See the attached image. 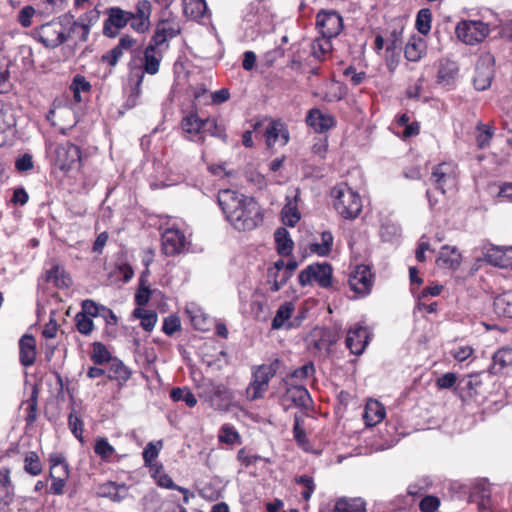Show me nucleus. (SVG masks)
<instances>
[{
  "label": "nucleus",
  "instance_id": "obj_42",
  "mask_svg": "<svg viewBox=\"0 0 512 512\" xmlns=\"http://www.w3.org/2000/svg\"><path fill=\"white\" fill-rule=\"evenodd\" d=\"M131 376V371L120 360L115 359L111 362L109 368V378L118 381H127Z\"/></svg>",
  "mask_w": 512,
  "mask_h": 512
},
{
  "label": "nucleus",
  "instance_id": "obj_15",
  "mask_svg": "<svg viewBox=\"0 0 512 512\" xmlns=\"http://www.w3.org/2000/svg\"><path fill=\"white\" fill-rule=\"evenodd\" d=\"M131 28L138 33H145L150 28L152 5L148 0H139L134 11H129Z\"/></svg>",
  "mask_w": 512,
  "mask_h": 512
},
{
  "label": "nucleus",
  "instance_id": "obj_62",
  "mask_svg": "<svg viewBox=\"0 0 512 512\" xmlns=\"http://www.w3.org/2000/svg\"><path fill=\"white\" fill-rule=\"evenodd\" d=\"M71 89L74 94H80L81 92H88L91 89V85L85 77L76 75L71 84Z\"/></svg>",
  "mask_w": 512,
  "mask_h": 512
},
{
  "label": "nucleus",
  "instance_id": "obj_59",
  "mask_svg": "<svg viewBox=\"0 0 512 512\" xmlns=\"http://www.w3.org/2000/svg\"><path fill=\"white\" fill-rule=\"evenodd\" d=\"M208 132L212 136H217L222 139H225L226 135L223 131L218 127L215 119H203V130L202 133Z\"/></svg>",
  "mask_w": 512,
  "mask_h": 512
},
{
  "label": "nucleus",
  "instance_id": "obj_60",
  "mask_svg": "<svg viewBox=\"0 0 512 512\" xmlns=\"http://www.w3.org/2000/svg\"><path fill=\"white\" fill-rule=\"evenodd\" d=\"M440 505V500L436 496L427 495L419 504V508L422 512H435Z\"/></svg>",
  "mask_w": 512,
  "mask_h": 512
},
{
  "label": "nucleus",
  "instance_id": "obj_54",
  "mask_svg": "<svg viewBox=\"0 0 512 512\" xmlns=\"http://www.w3.org/2000/svg\"><path fill=\"white\" fill-rule=\"evenodd\" d=\"M38 392L36 389L32 391V394L27 401L28 407H27V416H26V422L28 425H32L36 418H37V405H38Z\"/></svg>",
  "mask_w": 512,
  "mask_h": 512
},
{
  "label": "nucleus",
  "instance_id": "obj_39",
  "mask_svg": "<svg viewBox=\"0 0 512 512\" xmlns=\"http://www.w3.org/2000/svg\"><path fill=\"white\" fill-rule=\"evenodd\" d=\"M9 474L10 472L8 469L0 470V489L5 491V494L1 496L4 505H10L14 496V488L11 485Z\"/></svg>",
  "mask_w": 512,
  "mask_h": 512
},
{
  "label": "nucleus",
  "instance_id": "obj_18",
  "mask_svg": "<svg viewBox=\"0 0 512 512\" xmlns=\"http://www.w3.org/2000/svg\"><path fill=\"white\" fill-rule=\"evenodd\" d=\"M306 123L317 133H324L335 126V119L332 115L323 113L317 108L309 110L306 116Z\"/></svg>",
  "mask_w": 512,
  "mask_h": 512
},
{
  "label": "nucleus",
  "instance_id": "obj_29",
  "mask_svg": "<svg viewBox=\"0 0 512 512\" xmlns=\"http://www.w3.org/2000/svg\"><path fill=\"white\" fill-rule=\"evenodd\" d=\"M333 512H366V503L362 498H339Z\"/></svg>",
  "mask_w": 512,
  "mask_h": 512
},
{
  "label": "nucleus",
  "instance_id": "obj_35",
  "mask_svg": "<svg viewBox=\"0 0 512 512\" xmlns=\"http://www.w3.org/2000/svg\"><path fill=\"white\" fill-rule=\"evenodd\" d=\"M295 306L292 302H285L279 306L276 314L272 320V328L280 329L286 321L290 319L294 312Z\"/></svg>",
  "mask_w": 512,
  "mask_h": 512
},
{
  "label": "nucleus",
  "instance_id": "obj_24",
  "mask_svg": "<svg viewBox=\"0 0 512 512\" xmlns=\"http://www.w3.org/2000/svg\"><path fill=\"white\" fill-rule=\"evenodd\" d=\"M436 263L441 268L456 270L461 263V255L456 248L443 246L440 250Z\"/></svg>",
  "mask_w": 512,
  "mask_h": 512
},
{
  "label": "nucleus",
  "instance_id": "obj_8",
  "mask_svg": "<svg viewBox=\"0 0 512 512\" xmlns=\"http://www.w3.org/2000/svg\"><path fill=\"white\" fill-rule=\"evenodd\" d=\"M81 160L79 147L70 142L57 145L52 157L54 166L64 172L78 169L81 165Z\"/></svg>",
  "mask_w": 512,
  "mask_h": 512
},
{
  "label": "nucleus",
  "instance_id": "obj_7",
  "mask_svg": "<svg viewBox=\"0 0 512 512\" xmlns=\"http://www.w3.org/2000/svg\"><path fill=\"white\" fill-rule=\"evenodd\" d=\"M489 26L479 20H462L455 27L457 38L466 45L482 42L489 34Z\"/></svg>",
  "mask_w": 512,
  "mask_h": 512
},
{
  "label": "nucleus",
  "instance_id": "obj_55",
  "mask_svg": "<svg viewBox=\"0 0 512 512\" xmlns=\"http://www.w3.org/2000/svg\"><path fill=\"white\" fill-rule=\"evenodd\" d=\"M294 439L303 450L308 451L309 441L305 430L300 426L299 420L296 418L293 426Z\"/></svg>",
  "mask_w": 512,
  "mask_h": 512
},
{
  "label": "nucleus",
  "instance_id": "obj_49",
  "mask_svg": "<svg viewBox=\"0 0 512 512\" xmlns=\"http://www.w3.org/2000/svg\"><path fill=\"white\" fill-rule=\"evenodd\" d=\"M15 125V119L8 105L0 100V132L4 133Z\"/></svg>",
  "mask_w": 512,
  "mask_h": 512
},
{
  "label": "nucleus",
  "instance_id": "obj_31",
  "mask_svg": "<svg viewBox=\"0 0 512 512\" xmlns=\"http://www.w3.org/2000/svg\"><path fill=\"white\" fill-rule=\"evenodd\" d=\"M493 308L498 316L512 318V292H505L495 297Z\"/></svg>",
  "mask_w": 512,
  "mask_h": 512
},
{
  "label": "nucleus",
  "instance_id": "obj_41",
  "mask_svg": "<svg viewBox=\"0 0 512 512\" xmlns=\"http://www.w3.org/2000/svg\"><path fill=\"white\" fill-rule=\"evenodd\" d=\"M330 40L331 38L321 36L320 38H317L312 42L311 49L314 58L318 60L324 59V57L332 49V44Z\"/></svg>",
  "mask_w": 512,
  "mask_h": 512
},
{
  "label": "nucleus",
  "instance_id": "obj_14",
  "mask_svg": "<svg viewBox=\"0 0 512 512\" xmlns=\"http://www.w3.org/2000/svg\"><path fill=\"white\" fill-rule=\"evenodd\" d=\"M352 291L361 296H366L371 292L372 273L368 266L358 265L350 274L348 279Z\"/></svg>",
  "mask_w": 512,
  "mask_h": 512
},
{
  "label": "nucleus",
  "instance_id": "obj_25",
  "mask_svg": "<svg viewBox=\"0 0 512 512\" xmlns=\"http://www.w3.org/2000/svg\"><path fill=\"white\" fill-rule=\"evenodd\" d=\"M487 263L500 268L511 267V260L505 256V246L489 245L484 252Z\"/></svg>",
  "mask_w": 512,
  "mask_h": 512
},
{
  "label": "nucleus",
  "instance_id": "obj_56",
  "mask_svg": "<svg viewBox=\"0 0 512 512\" xmlns=\"http://www.w3.org/2000/svg\"><path fill=\"white\" fill-rule=\"evenodd\" d=\"M458 381L459 380H458L457 375L455 373L447 372V373L441 375L439 378H437L436 386L439 389H450V388H454L455 389Z\"/></svg>",
  "mask_w": 512,
  "mask_h": 512
},
{
  "label": "nucleus",
  "instance_id": "obj_53",
  "mask_svg": "<svg viewBox=\"0 0 512 512\" xmlns=\"http://www.w3.org/2000/svg\"><path fill=\"white\" fill-rule=\"evenodd\" d=\"M162 445V441H158L157 444L149 442L146 445L142 453L145 464H151L158 457Z\"/></svg>",
  "mask_w": 512,
  "mask_h": 512
},
{
  "label": "nucleus",
  "instance_id": "obj_33",
  "mask_svg": "<svg viewBox=\"0 0 512 512\" xmlns=\"http://www.w3.org/2000/svg\"><path fill=\"white\" fill-rule=\"evenodd\" d=\"M181 126L188 134H200L203 130V119L197 113L191 112L182 119Z\"/></svg>",
  "mask_w": 512,
  "mask_h": 512
},
{
  "label": "nucleus",
  "instance_id": "obj_43",
  "mask_svg": "<svg viewBox=\"0 0 512 512\" xmlns=\"http://www.w3.org/2000/svg\"><path fill=\"white\" fill-rule=\"evenodd\" d=\"M432 13L429 9H421L416 16V29L422 35H427L431 30Z\"/></svg>",
  "mask_w": 512,
  "mask_h": 512
},
{
  "label": "nucleus",
  "instance_id": "obj_34",
  "mask_svg": "<svg viewBox=\"0 0 512 512\" xmlns=\"http://www.w3.org/2000/svg\"><path fill=\"white\" fill-rule=\"evenodd\" d=\"M45 280L53 283L57 287H67L70 282V279L65 275L64 270L58 264H53L52 267L46 271Z\"/></svg>",
  "mask_w": 512,
  "mask_h": 512
},
{
  "label": "nucleus",
  "instance_id": "obj_6",
  "mask_svg": "<svg viewBox=\"0 0 512 512\" xmlns=\"http://www.w3.org/2000/svg\"><path fill=\"white\" fill-rule=\"evenodd\" d=\"M66 30L64 17L54 19L37 29V39L45 47L54 49L66 42Z\"/></svg>",
  "mask_w": 512,
  "mask_h": 512
},
{
  "label": "nucleus",
  "instance_id": "obj_19",
  "mask_svg": "<svg viewBox=\"0 0 512 512\" xmlns=\"http://www.w3.org/2000/svg\"><path fill=\"white\" fill-rule=\"evenodd\" d=\"M482 380L480 374H471L462 377L456 387L455 394L458 395L463 401L474 397L477 394L478 388L481 386Z\"/></svg>",
  "mask_w": 512,
  "mask_h": 512
},
{
  "label": "nucleus",
  "instance_id": "obj_10",
  "mask_svg": "<svg viewBox=\"0 0 512 512\" xmlns=\"http://www.w3.org/2000/svg\"><path fill=\"white\" fill-rule=\"evenodd\" d=\"M161 62V55L156 52L152 46H147L144 50V65L143 71L136 74L137 81L135 84V95H131L128 102H131V106H134L136 99L140 94V85L144 79V73L155 75L159 71Z\"/></svg>",
  "mask_w": 512,
  "mask_h": 512
},
{
  "label": "nucleus",
  "instance_id": "obj_38",
  "mask_svg": "<svg viewBox=\"0 0 512 512\" xmlns=\"http://www.w3.org/2000/svg\"><path fill=\"white\" fill-rule=\"evenodd\" d=\"M281 216L283 223L290 227H294L301 217L296 203H293L291 200H288L282 208Z\"/></svg>",
  "mask_w": 512,
  "mask_h": 512
},
{
  "label": "nucleus",
  "instance_id": "obj_61",
  "mask_svg": "<svg viewBox=\"0 0 512 512\" xmlns=\"http://www.w3.org/2000/svg\"><path fill=\"white\" fill-rule=\"evenodd\" d=\"M219 440L222 443L234 444L238 440V433L229 426H223L220 430Z\"/></svg>",
  "mask_w": 512,
  "mask_h": 512
},
{
  "label": "nucleus",
  "instance_id": "obj_1",
  "mask_svg": "<svg viewBox=\"0 0 512 512\" xmlns=\"http://www.w3.org/2000/svg\"><path fill=\"white\" fill-rule=\"evenodd\" d=\"M218 204L226 220L239 232H249L256 228V202L232 189L218 192Z\"/></svg>",
  "mask_w": 512,
  "mask_h": 512
},
{
  "label": "nucleus",
  "instance_id": "obj_44",
  "mask_svg": "<svg viewBox=\"0 0 512 512\" xmlns=\"http://www.w3.org/2000/svg\"><path fill=\"white\" fill-rule=\"evenodd\" d=\"M91 360L96 365H102L111 360V354L106 346L101 342H94L92 345Z\"/></svg>",
  "mask_w": 512,
  "mask_h": 512
},
{
  "label": "nucleus",
  "instance_id": "obj_2",
  "mask_svg": "<svg viewBox=\"0 0 512 512\" xmlns=\"http://www.w3.org/2000/svg\"><path fill=\"white\" fill-rule=\"evenodd\" d=\"M333 206L337 213L346 220L356 219L362 211V199L358 192L346 183L332 188Z\"/></svg>",
  "mask_w": 512,
  "mask_h": 512
},
{
  "label": "nucleus",
  "instance_id": "obj_51",
  "mask_svg": "<svg viewBox=\"0 0 512 512\" xmlns=\"http://www.w3.org/2000/svg\"><path fill=\"white\" fill-rule=\"evenodd\" d=\"M68 426L72 434L80 441H83V421L76 415L75 409H72L69 414Z\"/></svg>",
  "mask_w": 512,
  "mask_h": 512
},
{
  "label": "nucleus",
  "instance_id": "obj_11",
  "mask_svg": "<svg viewBox=\"0 0 512 512\" xmlns=\"http://www.w3.org/2000/svg\"><path fill=\"white\" fill-rule=\"evenodd\" d=\"M430 180L437 190L445 194L456 184L454 165L449 162L436 165L432 170Z\"/></svg>",
  "mask_w": 512,
  "mask_h": 512
},
{
  "label": "nucleus",
  "instance_id": "obj_20",
  "mask_svg": "<svg viewBox=\"0 0 512 512\" xmlns=\"http://www.w3.org/2000/svg\"><path fill=\"white\" fill-rule=\"evenodd\" d=\"M458 64L450 59H441L437 72V83L443 86H454L458 77Z\"/></svg>",
  "mask_w": 512,
  "mask_h": 512
},
{
  "label": "nucleus",
  "instance_id": "obj_50",
  "mask_svg": "<svg viewBox=\"0 0 512 512\" xmlns=\"http://www.w3.org/2000/svg\"><path fill=\"white\" fill-rule=\"evenodd\" d=\"M476 129L479 132L478 135L476 136L477 146L480 149H483L489 145L490 140L494 135V132L490 126L482 123H479L476 126Z\"/></svg>",
  "mask_w": 512,
  "mask_h": 512
},
{
  "label": "nucleus",
  "instance_id": "obj_27",
  "mask_svg": "<svg viewBox=\"0 0 512 512\" xmlns=\"http://www.w3.org/2000/svg\"><path fill=\"white\" fill-rule=\"evenodd\" d=\"M385 417V408L378 401H371L366 404L363 419L366 426L373 427L380 423Z\"/></svg>",
  "mask_w": 512,
  "mask_h": 512
},
{
  "label": "nucleus",
  "instance_id": "obj_26",
  "mask_svg": "<svg viewBox=\"0 0 512 512\" xmlns=\"http://www.w3.org/2000/svg\"><path fill=\"white\" fill-rule=\"evenodd\" d=\"M508 366H512V347H503L494 353L489 372L498 374Z\"/></svg>",
  "mask_w": 512,
  "mask_h": 512
},
{
  "label": "nucleus",
  "instance_id": "obj_32",
  "mask_svg": "<svg viewBox=\"0 0 512 512\" xmlns=\"http://www.w3.org/2000/svg\"><path fill=\"white\" fill-rule=\"evenodd\" d=\"M207 11V4L205 0H183L184 14L194 20L204 17Z\"/></svg>",
  "mask_w": 512,
  "mask_h": 512
},
{
  "label": "nucleus",
  "instance_id": "obj_28",
  "mask_svg": "<svg viewBox=\"0 0 512 512\" xmlns=\"http://www.w3.org/2000/svg\"><path fill=\"white\" fill-rule=\"evenodd\" d=\"M276 243V250L281 256H289L292 253L294 243L290 237L288 230L284 227H279L274 233Z\"/></svg>",
  "mask_w": 512,
  "mask_h": 512
},
{
  "label": "nucleus",
  "instance_id": "obj_48",
  "mask_svg": "<svg viewBox=\"0 0 512 512\" xmlns=\"http://www.w3.org/2000/svg\"><path fill=\"white\" fill-rule=\"evenodd\" d=\"M295 482L304 487V490L301 492V496L303 500L309 501L316 487L313 478L309 475L303 474L297 476L295 478Z\"/></svg>",
  "mask_w": 512,
  "mask_h": 512
},
{
  "label": "nucleus",
  "instance_id": "obj_12",
  "mask_svg": "<svg viewBox=\"0 0 512 512\" xmlns=\"http://www.w3.org/2000/svg\"><path fill=\"white\" fill-rule=\"evenodd\" d=\"M162 252L166 256H174L183 253L187 249L188 241L182 231L176 228H168L162 233Z\"/></svg>",
  "mask_w": 512,
  "mask_h": 512
},
{
  "label": "nucleus",
  "instance_id": "obj_57",
  "mask_svg": "<svg viewBox=\"0 0 512 512\" xmlns=\"http://www.w3.org/2000/svg\"><path fill=\"white\" fill-rule=\"evenodd\" d=\"M181 328L180 319L176 315H170L164 319L162 330L163 332L171 336Z\"/></svg>",
  "mask_w": 512,
  "mask_h": 512
},
{
  "label": "nucleus",
  "instance_id": "obj_16",
  "mask_svg": "<svg viewBox=\"0 0 512 512\" xmlns=\"http://www.w3.org/2000/svg\"><path fill=\"white\" fill-rule=\"evenodd\" d=\"M265 142L268 148L278 145L285 146L289 142V131L287 126L280 120H271L265 128Z\"/></svg>",
  "mask_w": 512,
  "mask_h": 512
},
{
  "label": "nucleus",
  "instance_id": "obj_30",
  "mask_svg": "<svg viewBox=\"0 0 512 512\" xmlns=\"http://www.w3.org/2000/svg\"><path fill=\"white\" fill-rule=\"evenodd\" d=\"M280 367V360L274 359L269 365H258V394L265 389L271 377H273Z\"/></svg>",
  "mask_w": 512,
  "mask_h": 512
},
{
  "label": "nucleus",
  "instance_id": "obj_23",
  "mask_svg": "<svg viewBox=\"0 0 512 512\" xmlns=\"http://www.w3.org/2000/svg\"><path fill=\"white\" fill-rule=\"evenodd\" d=\"M426 41L419 35H412L404 49V56L408 61L417 62L426 54Z\"/></svg>",
  "mask_w": 512,
  "mask_h": 512
},
{
  "label": "nucleus",
  "instance_id": "obj_47",
  "mask_svg": "<svg viewBox=\"0 0 512 512\" xmlns=\"http://www.w3.org/2000/svg\"><path fill=\"white\" fill-rule=\"evenodd\" d=\"M403 28L393 29L387 37L386 53H394L402 48Z\"/></svg>",
  "mask_w": 512,
  "mask_h": 512
},
{
  "label": "nucleus",
  "instance_id": "obj_37",
  "mask_svg": "<svg viewBox=\"0 0 512 512\" xmlns=\"http://www.w3.org/2000/svg\"><path fill=\"white\" fill-rule=\"evenodd\" d=\"M170 397L174 402L183 401L190 408L197 404V399L191 390L187 387H176L170 392Z\"/></svg>",
  "mask_w": 512,
  "mask_h": 512
},
{
  "label": "nucleus",
  "instance_id": "obj_45",
  "mask_svg": "<svg viewBox=\"0 0 512 512\" xmlns=\"http://www.w3.org/2000/svg\"><path fill=\"white\" fill-rule=\"evenodd\" d=\"M94 452L98 455L102 460L109 461V459L115 453V449L108 440L104 437H98L95 441Z\"/></svg>",
  "mask_w": 512,
  "mask_h": 512
},
{
  "label": "nucleus",
  "instance_id": "obj_5",
  "mask_svg": "<svg viewBox=\"0 0 512 512\" xmlns=\"http://www.w3.org/2000/svg\"><path fill=\"white\" fill-rule=\"evenodd\" d=\"M98 19V14L95 11H91L80 16L77 20L73 17H64L66 25V41L72 40L75 45L83 43L88 40L90 28L93 23Z\"/></svg>",
  "mask_w": 512,
  "mask_h": 512
},
{
  "label": "nucleus",
  "instance_id": "obj_36",
  "mask_svg": "<svg viewBox=\"0 0 512 512\" xmlns=\"http://www.w3.org/2000/svg\"><path fill=\"white\" fill-rule=\"evenodd\" d=\"M333 239V235L330 231L322 232L321 243H312L310 245V251L316 253L319 256L328 255L333 245Z\"/></svg>",
  "mask_w": 512,
  "mask_h": 512
},
{
  "label": "nucleus",
  "instance_id": "obj_13",
  "mask_svg": "<svg viewBox=\"0 0 512 512\" xmlns=\"http://www.w3.org/2000/svg\"><path fill=\"white\" fill-rule=\"evenodd\" d=\"M108 18L104 21L103 34L107 37L114 38L118 35L119 30L130 23V12L119 7H111L107 10Z\"/></svg>",
  "mask_w": 512,
  "mask_h": 512
},
{
  "label": "nucleus",
  "instance_id": "obj_4",
  "mask_svg": "<svg viewBox=\"0 0 512 512\" xmlns=\"http://www.w3.org/2000/svg\"><path fill=\"white\" fill-rule=\"evenodd\" d=\"M333 269L329 263H313L303 269L298 275L299 284L302 287L316 283L321 288L332 286Z\"/></svg>",
  "mask_w": 512,
  "mask_h": 512
},
{
  "label": "nucleus",
  "instance_id": "obj_63",
  "mask_svg": "<svg viewBox=\"0 0 512 512\" xmlns=\"http://www.w3.org/2000/svg\"><path fill=\"white\" fill-rule=\"evenodd\" d=\"M124 50L117 45L102 56V61L114 67L118 60L122 57Z\"/></svg>",
  "mask_w": 512,
  "mask_h": 512
},
{
  "label": "nucleus",
  "instance_id": "obj_58",
  "mask_svg": "<svg viewBox=\"0 0 512 512\" xmlns=\"http://www.w3.org/2000/svg\"><path fill=\"white\" fill-rule=\"evenodd\" d=\"M102 307L104 306L97 304L91 299H86L82 302V310L79 313H85V315L90 318L97 317L100 316L102 312L100 308Z\"/></svg>",
  "mask_w": 512,
  "mask_h": 512
},
{
  "label": "nucleus",
  "instance_id": "obj_3",
  "mask_svg": "<svg viewBox=\"0 0 512 512\" xmlns=\"http://www.w3.org/2000/svg\"><path fill=\"white\" fill-rule=\"evenodd\" d=\"M198 396L219 411H227L233 399L232 393L227 386L211 380L199 386Z\"/></svg>",
  "mask_w": 512,
  "mask_h": 512
},
{
  "label": "nucleus",
  "instance_id": "obj_40",
  "mask_svg": "<svg viewBox=\"0 0 512 512\" xmlns=\"http://www.w3.org/2000/svg\"><path fill=\"white\" fill-rule=\"evenodd\" d=\"M133 315L141 320L140 324L145 331H152L157 322V314L154 311H148L141 308H136Z\"/></svg>",
  "mask_w": 512,
  "mask_h": 512
},
{
  "label": "nucleus",
  "instance_id": "obj_22",
  "mask_svg": "<svg viewBox=\"0 0 512 512\" xmlns=\"http://www.w3.org/2000/svg\"><path fill=\"white\" fill-rule=\"evenodd\" d=\"M128 494L129 490L125 484H117L112 481L99 485L97 489L99 497L108 498L113 502H121L127 498Z\"/></svg>",
  "mask_w": 512,
  "mask_h": 512
},
{
  "label": "nucleus",
  "instance_id": "obj_64",
  "mask_svg": "<svg viewBox=\"0 0 512 512\" xmlns=\"http://www.w3.org/2000/svg\"><path fill=\"white\" fill-rule=\"evenodd\" d=\"M314 372H315V368H314L313 363L308 362L305 365H303L302 367L295 369L291 373V377L302 380V379L308 378L309 376H312L314 374Z\"/></svg>",
  "mask_w": 512,
  "mask_h": 512
},
{
  "label": "nucleus",
  "instance_id": "obj_21",
  "mask_svg": "<svg viewBox=\"0 0 512 512\" xmlns=\"http://www.w3.org/2000/svg\"><path fill=\"white\" fill-rule=\"evenodd\" d=\"M36 359V340L32 335L25 334L19 340V361L24 367H30Z\"/></svg>",
  "mask_w": 512,
  "mask_h": 512
},
{
  "label": "nucleus",
  "instance_id": "obj_52",
  "mask_svg": "<svg viewBox=\"0 0 512 512\" xmlns=\"http://www.w3.org/2000/svg\"><path fill=\"white\" fill-rule=\"evenodd\" d=\"M77 330L83 335H89L94 329V323L90 317H87L85 313H77L76 317Z\"/></svg>",
  "mask_w": 512,
  "mask_h": 512
},
{
  "label": "nucleus",
  "instance_id": "obj_17",
  "mask_svg": "<svg viewBox=\"0 0 512 512\" xmlns=\"http://www.w3.org/2000/svg\"><path fill=\"white\" fill-rule=\"evenodd\" d=\"M346 346L352 354L360 355L368 344V331L363 326H356L348 331Z\"/></svg>",
  "mask_w": 512,
  "mask_h": 512
},
{
  "label": "nucleus",
  "instance_id": "obj_46",
  "mask_svg": "<svg viewBox=\"0 0 512 512\" xmlns=\"http://www.w3.org/2000/svg\"><path fill=\"white\" fill-rule=\"evenodd\" d=\"M24 469L27 473L37 476L42 472V464L38 454L30 451L26 454L24 459Z\"/></svg>",
  "mask_w": 512,
  "mask_h": 512
},
{
  "label": "nucleus",
  "instance_id": "obj_9",
  "mask_svg": "<svg viewBox=\"0 0 512 512\" xmlns=\"http://www.w3.org/2000/svg\"><path fill=\"white\" fill-rule=\"evenodd\" d=\"M316 27L323 37L334 38L343 29V20L336 11L321 10L316 16Z\"/></svg>",
  "mask_w": 512,
  "mask_h": 512
}]
</instances>
